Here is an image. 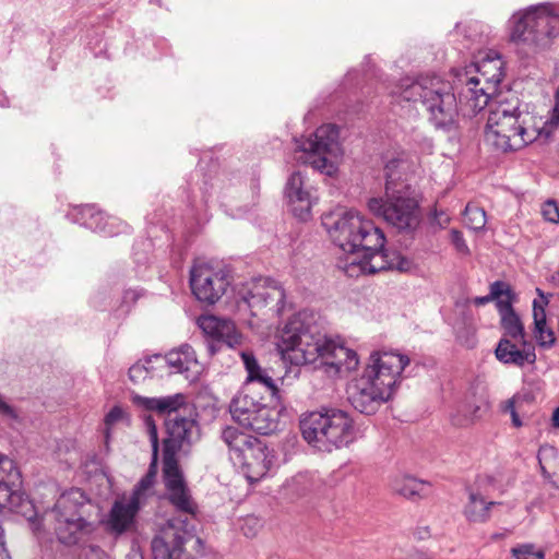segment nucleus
I'll return each mask as SVG.
<instances>
[{"label":"nucleus","instance_id":"nucleus-1","mask_svg":"<svg viewBox=\"0 0 559 559\" xmlns=\"http://www.w3.org/2000/svg\"><path fill=\"white\" fill-rule=\"evenodd\" d=\"M132 403L144 411L166 416L167 437L163 441V480L166 498L175 510L193 514L197 511V502L177 460V454L189 448L199 437V426L192 406L182 393L158 397L134 394Z\"/></svg>","mask_w":559,"mask_h":559},{"label":"nucleus","instance_id":"nucleus-2","mask_svg":"<svg viewBox=\"0 0 559 559\" xmlns=\"http://www.w3.org/2000/svg\"><path fill=\"white\" fill-rule=\"evenodd\" d=\"M322 226L333 243L348 253L346 263L340 267L350 277L385 270L411 272L414 269V262L407 257L385 250L383 231L353 210L323 215Z\"/></svg>","mask_w":559,"mask_h":559},{"label":"nucleus","instance_id":"nucleus-3","mask_svg":"<svg viewBox=\"0 0 559 559\" xmlns=\"http://www.w3.org/2000/svg\"><path fill=\"white\" fill-rule=\"evenodd\" d=\"M283 359L300 366L317 364L328 372L352 370L358 365L356 352L328 338L320 331L317 316L311 311H299L284 325L278 343Z\"/></svg>","mask_w":559,"mask_h":559},{"label":"nucleus","instance_id":"nucleus-4","mask_svg":"<svg viewBox=\"0 0 559 559\" xmlns=\"http://www.w3.org/2000/svg\"><path fill=\"white\" fill-rule=\"evenodd\" d=\"M409 361L406 355L395 352L372 353L362 373L347 384L350 405L361 414H374L393 396Z\"/></svg>","mask_w":559,"mask_h":559},{"label":"nucleus","instance_id":"nucleus-5","mask_svg":"<svg viewBox=\"0 0 559 559\" xmlns=\"http://www.w3.org/2000/svg\"><path fill=\"white\" fill-rule=\"evenodd\" d=\"M467 68L457 70L455 86L436 75L421 76L414 81L402 80L392 94L404 102H420L429 123L437 130L450 132L456 129L459 115L462 114L460 92L464 84L459 82V75Z\"/></svg>","mask_w":559,"mask_h":559},{"label":"nucleus","instance_id":"nucleus-6","mask_svg":"<svg viewBox=\"0 0 559 559\" xmlns=\"http://www.w3.org/2000/svg\"><path fill=\"white\" fill-rule=\"evenodd\" d=\"M496 72L487 76L476 64H471L460 73L459 82L464 84L460 92L462 115L472 118L488 106L489 115L516 116L518 112L530 110L516 93L500 91L497 86L501 82L500 67L495 64Z\"/></svg>","mask_w":559,"mask_h":559},{"label":"nucleus","instance_id":"nucleus-7","mask_svg":"<svg viewBox=\"0 0 559 559\" xmlns=\"http://www.w3.org/2000/svg\"><path fill=\"white\" fill-rule=\"evenodd\" d=\"M402 164L400 159L386 163L385 195L370 199L368 209L374 216L383 218L399 230H412L419 223L418 203L408 195V187L402 182L399 170Z\"/></svg>","mask_w":559,"mask_h":559},{"label":"nucleus","instance_id":"nucleus-8","mask_svg":"<svg viewBox=\"0 0 559 559\" xmlns=\"http://www.w3.org/2000/svg\"><path fill=\"white\" fill-rule=\"evenodd\" d=\"M300 430L302 438L322 452H332L355 439L352 418L337 408H322L304 415Z\"/></svg>","mask_w":559,"mask_h":559},{"label":"nucleus","instance_id":"nucleus-9","mask_svg":"<svg viewBox=\"0 0 559 559\" xmlns=\"http://www.w3.org/2000/svg\"><path fill=\"white\" fill-rule=\"evenodd\" d=\"M542 118L531 110L518 112L516 116L488 115L486 142L501 152L518 151L536 140L544 139Z\"/></svg>","mask_w":559,"mask_h":559},{"label":"nucleus","instance_id":"nucleus-10","mask_svg":"<svg viewBox=\"0 0 559 559\" xmlns=\"http://www.w3.org/2000/svg\"><path fill=\"white\" fill-rule=\"evenodd\" d=\"M511 38L536 53L548 48L559 36V13L551 3L531 5L514 13Z\"/></svg>","mask_w":559,"mask_h":559},{"label":"nucleus","instance_id":"nucleus-11","mask_svg":"<svg viewBox=\"0 0 559 559\" xmlns=\"http://www.w3.org/2000/svg\"><path fill=\"white\" fill-rule=\"evenodd\" d=\"M85 496L80 489L62 493L43 520L52 525L58 540L67 546L78 544L95 531V524L85 514Z\"/></svg>","mask_w":559,"mask_h":559},{"label":"nucleus","instance_id":"nucleus-12","mask_svg":"<svg viewBox=\"0 0 559 559\" xmlns=\"http://www.w3.org/2000/svg\"><path fill=\"white\" fill-rule=\"evenodd\" d=\"M152 539L153 559H198L203 556V542L195 535L191 520L197 515L180 512Z\"/></svg>","mask_w":559,"mask_h":559},{"label":"nucleus","instance_id":"nucleus-13","mask_svg":"<svg viewBox=\"0 0 559 559\" xmlns=\"http://www.w3.org/2000/svg\"><path fill=\"white\" fill-rule=\"evenodd\" d=\"M295 159L329 176L336 171V159L341 153L338 129L323 124L308 138L296 139Z\"/></svg>","mask_w":559,"mask_h":559},{"label":"nucleus","instance_id":"nucleus-14","mask_svg":"<svg viewBox=\"0 0 559 559\" xmlns=\"http://www.w3.org/2000/svg\"><path fill=\"white\" fill-rule=\"evenodd\" d=\"M230 414L240 426L260 435H270L278 427L280 413L265 403V396L237 394L230 404Z\"/></svg>","mask_w":559,"mask_h":559},{"label":"nucleus","instance_id":"nucleus-15","mask_svg":"<svg viewBox=\"0 0 559 559\" xmlns=\"http://www.w3.org/2000/svg\"><path fill=\"white\" fill-rule=\"evenodd\" d=\"M238 296L250 308L253 316L264 308L281 316L287 308L283 286L269 277H258L246 283L239 289Z\"/></svg>","mask_w":559,"mask_h":559},{"label":"nucleus","instance_id":"nucleus-16","mask_svg":"<svg viewBox=\"0 0 559 559\" xmlns=\"http://www.w3.org/2000/svg\"><path fill=\"white\" fill-rule=\"evenodd\" d=\"M190 286L199 301L214 305L226 294L230 276L222 266L197 263L190 271Z\"/></svg>","mask_w":559,"mask_h":559},{"label":"nucleus","instance_id":"nucleus-17","mask_svg":"<svg viewBox=\"0 0 559 559\" xmlns=\"http://www.w3.org/2000/svg\"><path fill=\"white\" fill-rule=\"evenodd\" d=\"M234 463L240 465L248 481L254 484L266 476L274 463V454L264 442L254 438L234 459Z\"/></svg>","mask_w":559,"mask_h":559},{"label":"nucleus","instance_id":"nucleus-18","mask_svg":"<svg viewBox=\"0 0 559 559\" xmlns=\"http://www.w3.org/2000/svg\"><path fill=\"white\" fill-rule=\"evenodd\" d=\"M140 510L141 507L126 496L116 499L106 516L102 520L104 530L114 537H120L134 531Z\"/></svg>","mask_w":559,"mask_h":559},{"label":"nucleus","instance_id":"nucleus-19","mask_svg":"<svg viewBox=\"0 0 559 559\" xmlns=\"http://www.w3.org/2000/svg\"><path fill=\"white\" fill-rule=\"evenodd\" d=\"M312 190L300 171H294L287 179L285 197L294 216L300 221H307L311 216V209L317 200Z\"/></svg>","mask_w":559,"mask_h":559},{"label":"nucleus","instance_id":"nucleus-20","mask_svg":"<svg viewBox=\"0 0 559 559\" xmlns=\"http://www.w3.org/2000/svg\"><path fill=\"white\" fill-rule=\"evenodd\" d=\"M75 222L90 228L94 231L103 233L106 236H115L128 228L122 225L117 217L106 216L102 211L97 210L95 205L86 204L80 206L75 213Z\"/></svg>","mask_w":559,"mask_h":559},{"label":"nucleus","instance_id":"nucleus-21","mask_svg":"<svg viewBox=\"0 0 559 559\" xmlns=\"http://www.w3.org/2000/svg\"><path fill=\"white\" fill-rule=\"evenodd\" d=\"M197 323L203 333L214 341L222 342L228 347H235L240 344L241 337L230 320L207 314L199 317Z\"/></svg>","mask_w":559,"mask_h":559},{"label":"nucleus","instance_id":"nucleus-22","mask_svg":"<svg viewBox=\"0 0 559 559\" xmlns=\"http://www.w3.org/2000/svg\"><path fill=\"white\" fill-rule=\"evenodd\" d=\"M155 362L160 366H168L171 372L183 373L186 378H190V373H197L199 362L194 349L189 344H183L177 349H173L165 356L154 355Z\"/></svg>","mask_w":559,"mask_h":559},{"label":"nucleus","instance_id":"nucleus-23","mask_svg":"<svg viewBox=\"0 0 559 559\" xmlns=\"http://www.w3.org/2000/svg\"><path fill=\"white\" fill-rule=\"evenodd\" d=\"M513 341L514 340L508 337H502L495 349L496 358L504 365L516 367L534 364L536 361L534 346L527 343V345H522V348H519Z\"/></svg>","mask_w":559,"mask_h":559},{"label":"nucleus","instance_id":"nucleus-24","mask_svg":"<svg viewBox=\"0 0 559 559\" xmlns=\"http://www.w3.org/2000/svg\"><path fill=\"white\" fill-rule=\"evenodd\" d=\"M536 292L542 300L534 299L533 301V335L539 347L549 349L556 343L555 332L551 328L547 326L546 320L545 307L549 304V299L544 295L542 289L537 288Z\"/></svg>","mask_w":559,"mask_h":559},{"label":"nucleus","instance_id":"nucleus-25","mask_svg":"<svg viewBox=\"0 0 559 559\" xmlns=\"http://www.w3.org/2000/svg\"><path fill=\"white\" fill-rule=\"evenodd\" d=\"M500 324L503 329V337L514 340L521 345H527L526 333L520 316L508 301L499 305Z\"/></svg>","mask_w":559,"mask_h":559},{"label":"nucleus","instance_id":"nucleus-26","mask_svg":"<svg viewBox=\"0 0 559 559\" xmlns=\"http://www.w3.org/2000/svg\"><path fill=\"white\" fill-rule=\"evenodd\" d=\"M488 411V403L483 399H475L464 401L457 413L453 416L452 420L457 426H469L476 420L480 419Z\"/></svg>","mask_w":559,"mask_h":559},{"label":"nucleus","instance_id":"nucleus-27","mask_svg":"<svg viewBox=\"0 0 559 559\" xmlns=\"http://www.w3.org/2000/svg\"><path fill=\"white\" fill-rule=\"evenodd\" d=\"M392 488L407 499L423 498L430 491L428 483L408 475L396 477L392 483Z\"/></svg>","mask_w":559,"mask_h":559},{"label":"nucleus","instance_id":"nucleus-28","mask_svg":"<svg viewBox=\"0 0 559 559\" xmlns=\"http://www.w3.org/2000/svg\"><path fill=\"white\" fill-rule=\"evenodd\" d=\"M10 502L5 508H9L16 514L22 515L28 522H31L34 528H39V510L35 507L32 500L11 488Z\"/></svg>","mask_w":559,"mask_h":559},{"label":"nucleus","instance_id":"nucleus-29","mask_svg":"<svg viewBox=\"0 0 559 559\" xmlns=\"http://www.w3.org/2000/svg\"><path fill=\"white\" fill-rule=\"evenodd\" d=\"M254 438L234 426H226L221 431V439L227 445L233 461Z\"/></svg>","mask_w":559,"mask_h":559},{"label":"nucleus","instance_id":"nucleus-30","mask_svg":"<svg viewBox=\"0 0 559 559\" xmlns=\"http://www.w3.org/2000/svg\"><path fill=\"white\" fill-rule=\"evenodd\" d=\"M240 357L248 373L247 379L238 394H253L254 381L266 371L263 369L251 352H241Z\"/></svg>","mask_w":559,"mask_h":559},{"label":"nucleus","instance_id":"nucleus-31","mask_svg":"<svg viewBox=\"0 0 559 559\" xmlns=\"http://www.w3.org/2000/svg\"><path fill=\"white\" fill-rule=\"evenodd\" d=\"M495 502H486L481 496L471 492L469 501L465 507L464 513L471 522H485L489 518V509Z\"/></svg>","mask_w":559,"mask_h":559},{"label":"nucleus","instance_id":"nucleus-32","mask_svg":"<svg viewBox=\"0 0 559 559\" xmlns=\"http://www.w3.org/2000/svg\"><path fill=\"white\" fill-rule=\"evenodd\" d=\"M156 476V465L153 466L150 464V468L147 473L139 480V483L134 486L131 495L128 497L133 502H136L141 508L145 502L150 491L153 488Z\"/></svg>","mask_w":559,"mask_h":559},{"label":"nucleus","instance_id":"nucleus-33","mask_svg":"<svg viewBox=\"0 0 559 559\" xmlns=\"http://www.w3.org/2000/svg\"><path fill=\"white\" fill-rule=\"evenodd\" d=\"M155 361L154 355L139 360L129 369V378L133 383L143 382L146 378L153 377L155 367L152 365Z\"/></svg>","mask_w":559,"mask_h":559},{"label":"nucleus","instance_id":"nucleus-34","mask_svg":"<svg viewBox=\"0 0 559 559\" xmlns=\"http://www.w3.org/2000/svg\"><path fill=\"white\" fill-rule=\"evenodd\" d=\"M464 222L466 226L473 230H483L487 223L485 210L468 203L464 211Z\"/></svg>","mask_w":559,"mask_h":559},{"label":"nucleus","instance_id":"nucleus-35","mask_svg":"<svg viewBox=\"0 0 559 559\" xmlns=\"http://www.w3.org/2000/svg\"><path fill=\"white\" fill-rule=\"evenodd\" d=\"M278 392L277 385L274 379L269 374L266 370L262 376H259L254 381L253 385V396H269L274 397Z\"/></svg>","mask_w":559,"mask_h":559},{"label":"nucleus","instance_id":"nucleus-36","mask_svg":"<svg viewBox=\"0 0 559 559\" xmlns=\"http://www.w3.org/2000/svg\"><path fill=\"white\" fill-rule=\"evenodd\" d=\"M489 295L492 301H496L497 309L499 310L500 302L508 301L512 305L513 294L508 283L503 281H496L490 284Z\"/></svg>","mask_w":559,"mask_h":559},{"label":"nucleus","instance_id":"nucleus-37","mask_svg":"<svg viewBox=\"0 0 559 559\" xmlns=\"http://www.w3.org/2000/svg\"><path fill=\"white\" fill-rule=\"evenodd\" d=\"M144 426L146 428L152 447V465L155 466L157 465L158 460L159 440L155 420L151 415L144 417Z\"/></svg>","mask_w":559,"mask_h":559},{"label":"nucleus","instance_id":"nucleus-38","mask_svg":"<svg viewBox=\"0 0 559 559\" xmlns=\"http://www.w3.org/2000/svg\"><path fill=\"white\" fill-rule=\"evenodd\" d=\"M555 98V107L550 114V117L545 121L542 120L545 140H548L552 132L559 127V86Z\"/></svg>","mask_w":559,"mask_h":559},{"label":"nucleus","instance_id":"nucleus-39","mask_svg":"<svg viewBox=\"0 0 559 559\" xmlns=\"http://www.w3.org/2000/svg\"><path fill=\"white\" fill-rule=\"evenodd\" d=\"M515 559H544V552L533 544H523L511 549Z\"/></svg>","mask_w":559,"mask_h":559},{"label":"nucleus","instance_id":"nucleus-40","mask_svg":"<svg viewBox=\"0 0 559 559\" xmlns=\"http://www.w3.org/2000/svg\"><path fill=\"white\" fill-rule=\"evenodd\" d=\"M76 559H112L100 546L88 544L79 549Z\"/></svg>","mask_w":559,"mask_h":559},{"label":"nucleus","instance_id":"nucleus-41","mask_svg":"<svg viewBox=\"0 0 559 559\" xmlns=\"http://www.w3.org/2000/svg\"><path fill=\"white\" fill-rule=\"evenodd\" d=\"M542 214L547 222L559 223V206L554 200H548L543 204Z\"/></svg>","mask_w":559,"mask_h":559},{"label":"nucleus","instance_id":"nucleus-42","mask_svg":"<svg viewBox=\"0 0 559 559\" xmlns=\"http://www.w3.org/2000/svg\"><path fill=\"white\" fill-rule=\"evenodd\" d=\"M12 474H0V510L8 506L11 497V486L9 485L8 478Z\"/></svg>","mask_w":559,"mask_h":559},{"label":"nucleus","instance_id":"nucleus-43","mask_svg":"<svg viewBox=\"0 0 559 559\" xmlns=\"http://www.w3.org/2000/svg\"><path fill=\"white\" fill-rule=\"evenodd\" d=\"M123 417V411L119 406H114L109 413L105 416V426H106V438H109V429L116 423L121 420Z\"/></svg>","mask_w":559,"mask_h":559},{"label":"nucleus","instance_id":"nucleus-44","mask_svg":"<svg viewBox=\"0 0 559 559\" xmlns=\"http://www.w3.org/2000/svg\"><path fill=\"white\" fill-rule=\"evenodd\" d=\"M451 241L459 253L464 255L469 253L468 246L463 237V234L460 230H451Z\"/></svg>","mask_w":559,"mask_h":559},{"label":"nucleus","instance_id":"nucleus-45","mask_svg":"<svg viewBox=\"0 0 559 559\" xmlns=\"http://www.w3.org/2000/svg\"><path fill=\"white\" fill-rule=\"evenodd\" d=\"M260 528V522L258 519L253 516H249L245 520L243 525L241 526L242 533L247 537H253L257 535L258 531Z\"/></svg>","mask_w":559,"mask_h":559},{"label":"nucleus","instance_id":"nucleus-46","mask_svg":"<svg viewBox=\"0 0 559 559\" xmlns=\"http://www.w3.org/2000/svg\"><path fill=\"white\" fill-rule=\"evenodd\" d=\"M17 473L14 462L7 455L0 453V474Z\"/></svg>","mask_w":559,"mask_h":559},{"label":"nucleus","instance_id":"nucleus-47","mask_svg":"<svg viewBox=\"0 0 559 559\" xmlns=\"http://www.w3.org/2000/svg\"><path fill=\"white\" fill-rule=\"evenodd\" d=\"M431 221H432V224L437 225L438 227L444 228L449 224L450 217L445 212H443V211L439 212V211L435 210Z\"/></svg>","mask_w":559,"mask_h":559},{"label":"nucleus","instance_id":"nucleus-48","mask_svg":"<svg viewBox=\"0 0 559 559\" xmlns=\"http://www.w3.org/2000/svg\"><path fill=\"white\" fill-rule=\"evenodd\" d=\"M0 559H11L9 550L7 548L5 532L3 526L0 524Z\"/></svg>","mask_w":559,"mask_h":559},{"label":"nucleus","instance_id":"nucleus-49","mask_svg":"<svg viewBox=\"0 0 559 559\" xmlns=\"http://www.w3.org/2000/svg\"><path fill=\"white\" fill-rule=\"evenodd\" d=\"M502 411L504 413H509L511 415V413L515 412V406H514V399H510L508 401H506L502 405Z\"/></svg>","mask_w":559,"mask_h":559},{"label":"nucleus","instance_id":"nucleus-50","mask_svg":"<svg viewBox=\"0 0 559 559\" xmlns=\"http://www.w3.org/2000/svg\"><path fill=\"white\" fill-rule=\"evenodd\" d=\"M492 301V299L490 298V295H486V296H481V297H475L473 302L475 306H484V305H487L488 302Z\"/></svg>","mask_w":559,"mask_h":559},{"label":"nucleus","instance_id":"nucleus-51","mask_svg":"<svg viewBox=\"0 0 559 559\" xmlns=\"http://www.w3.org/2000/svg\"><path fill=\"white\" fill-rule=\"evenodd\" d=\"M511 419L514 427L519 428L523 425L522 420L520 419L519 414L515 412L511 413Z\"/></svg>","mask_w":559,"mask_h":559},{"label":"nucleus","instance_id":"nucleus-52","mask_svg":"<svg viewBox=\"0 0 559 559\" xmlns=\"http://www.w3.org/2000/svg\"><path fill=\"white\" fill-rule=\"evenodd\" d=\"M552 421H554V426L559 428V406L555 409V412L552 414Z\"/></svg>","mask_w":559,"mask_h":559},{"label":"nucleus","instance_id":"nucleus-53","mask_svg":"<svg viewBox=\"0 0 559 559\" xmlns=\"http://www.w3.org/2000/svg\"><path fill=\"white\" fill-rule=\"evenodd\" d=\"M130 559H143L141 555H133Z\"/></svg>","mask_w":559,"mask_h":559},{"label":"nucleus","instance_id":"nucleus-54","mask_svg":"<svg viewBox=\"0 0 559 559\" xmlns=\"http://www.w3.org/2000/svg\"><path fill=\"white\" fill-rule=\"evenodd\" d=\"M501 537H503V534H495V535L492 536V538H495V539H497V538H501Z\"/></svg>","mask_w":559,"mask_h":559},{"label":"nucleus","instance_id":"nucleus-55","mask_svg":"<svg viewBox=\"0 0 559 559\" xmlns=\"http://www.w3.org/2000/svg\"><path fill=\"white\" fill-rule=\"evenodd\" d=\"M488 66H491V62L484 63V64H483V68H486V67H488Z\"/></svg>","mask_w":559,"mask_h":559}]
</instances>
